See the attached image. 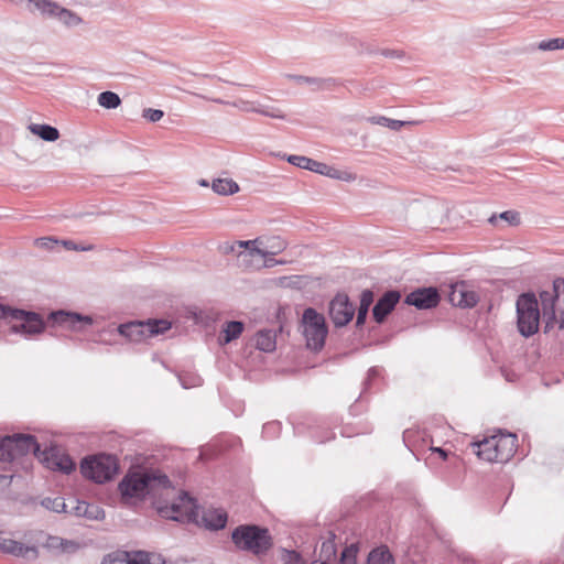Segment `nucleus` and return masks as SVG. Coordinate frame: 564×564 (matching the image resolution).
Instances as JSON below:
<instances>
[{"instance_id":"6","label":"nucleus","mask_w":564,"mask_h":564,"mask_svg":"<svg viewBox=\"0 0 564 564\" xmlns=\"http://www.w3.org/2000/svg\"><path fill=\"white\" fill-rule=\"evenodd\" d=\"M517 326L521 336L529 338L539 332L541 313L533 292L521 293L516 302Z\"/></svg>"},{"instance_id":"2","label":"nucleus","mask_w":564,"mask_h":564,"mask_svg":"<svg viewBox=\"0 0 564 564\" xmlns=\"http://www.w3.org/2000/svg\"><path fill=\"white\" fill-rule=\"evenodd\" d=\"M230 539L237 550L258 558L265 556L274 545L270 530L256 523L239 524L231 531Z\"/></svg>"},{"instance_id":"3","label":"nucleus","mask_w":564,"mask_h":564,"mask_svg":"<svg viewBox=\"0 0 564 564\" xmlns=\"http://www.w3.org/2000/svg\"><path fill=\"white\" fill-rule=\"evenodd\" d=\"M539 297L545 321L544 333H549L555 323L560 329H564V279L556 278L552 290L541 291Z\"/></svg>"},{"instance_id":"33","label":"nucleus","mask_w":564,"mask_h":564,"mask_svg":"<svg viewBox=\"0 0 564 564\" xmlns=\"http://www.w3.org/2000/svg\"><path fill=\"white\" fill-rule=\"evenodd\" d=\"M41 506L45 509L56 512V513H67L68 506L65 502V499L62 497H45L41 500Z\"/></svg>"},{"instance_id":"59","label":"nucleus","mask_w":564,"mask_h":564,"mask_svg":"<svg viewBox=\"0 0 564 564\" xmlns=\"http://www.w3.org/2000/svg\"><path fill=\"white\" fill-rule=\"evenodd\" d=\"M69 542L66 540H61V544H68Z\"/></svg>"},{"instance_id":"47","label":"nucleus","mask_w":564,"mask_h":564,"mask_svg":"<svg viewBox=\"0 0 564 564\" xmlns=\"http://www.w3.org/2000/svg\"><path fill=\"white\" fill-rule=\"evenodd\" d=\"M280 430V423L279 422H270V423H267L263 425V430H262V434L264 436L271 434V433H276L279 432Z\"/></svg>"},{"instance_id":"27","label":"nucleus","mask_w":564,"mask_h":564,"mask_svg":"<svg viewBox=\"0 0 564 564\" xmlns=\"http://www.w3.org/2000/svg\"><path fill=\"white\" fill-rule=\"evenodd\" d=\"M61 6L52 0H30V11H40L43 15L55 17Z\"/></svg>"},{"instance_id":"1","label":"nucleus","mask_w":564,"mask_h":564,"mask_svg":"<svg viewBox=\"0 0 564 564\" xmlns=\"http://www.w3.org/2000/svg\"><path fill=\"white\" fill-rule=\"evenodd\" d=\"M169 488H172L170 478L159 469L128 473L118 484L122 500H143L148 496H155L160 489Z\"/></svg>"},{"instance_id":"37","label":"nucleus","mask_w":564,"mask_h":564,"mask_svg":"<svg viewBox=\"0 0 564 564\" xmlns=\"http://www.w3.org/2000/svg\"><path fill=\"white\" fill-rule=\"evenodd\" d=\"M358 547L355 544L346 546L341 553L337 564H356Z\"/></svg>"},{"instance_id":"40","label":"nucleus","mask_w":564,"mask_h":564,"mask_svg":"<svg viewBox=\"0 0 564 564\" xmlns=\"http://www.w3.org/2000/svg\"><path fill=\"white\" fill-rule=\"evenodd\" d=\"M101 564H129V553H113L105 556Z\"/></svg>"},{"instance_id":"5","label":"nucleus","mask_w":564,"mask_h":564,"mask_svg":"<svg viewBox=\"0 0 564 564\" xmlns=\"http://www.w3.org/2000/svg\"><path fill=\"white\" fill-rule=\"evenodd\" d=\"M0 319L19 322L10 326L9 332L11 334L32 336L43 333L46 327L43 317L39 313L14 308L2 303H0Z\"/></svg>"},{"instance_id":"19","label":"nucleus","mask_w":564,"mask_h":564,"mask_svg":"<svg viewBox=\"0 0 564 564\" xmlns=\"http://www.w3.org/2000/svg\"><path fill=\"white\" fill-rule=\"evenodd\" d=\"M228 522V514L223 509H210L203 513L202 523L210 531L223 530Z\"/></svg>"},{"instance_id":"55","label":"nucleus","mask_w":564,"mask_h":564,"mask_svg":"<svg viewBox=\"0 0 564 564\" xmlns=\"http://www.w3.org/2000/svg\"><path fill=\"white\" fill-rule=\"evenodd\" d=\"M560 50L564 48V39L558 37Z\"/></svg>"},{"instance_id":"24","label":"nucleus","mask_w":564,"mask_h":564,"mask_svg":"<svg viewBox=\"0 0 564 564\" xmlns=\"http://www.w3.org/2000/svg\"><path fill=\"white\" fill-rule=\"evenodd\" d=\"M286 161L300 169L307 170L319 174L325 170V163L318 162L304 155H289Z\"/></svg>"},{"instance_id":"20","label":"nucleus","mask_w":564,"mask_h":564,"mask_svg":"<svg viewBox=\"0 0 564 564\" xmlns=\"http://www.w3.org/2000/svg\"><path fill=\"white\" fill-rule=\"evenodd\" d=\"M495 442L494 435L486 436L481 441H476L470 444L473 448V453L478 456V458L495 463V458L492 457L495 455L494 448L496 446H492Z\"/></svg>"},{"instance_id":"9","label":"nucleus","mask_w":564,"mask_h":564,"mask_svg":"<svg viewBox=\"0 0 564 564\" xmlns=\"http://www.w3.org/2000/svg\"><path fill=\"white\" fill-rule=\"evenodd\" d=\"M171 328V323L163 318H149L147 321H132L118 326L121 336L131 341L140 343L153 336L164 334Z\"/></svg>"},{"instance_id":"23","label":"nucleus","mask_w":564,"mask_h":564,"mask_svg":"<svg viewBox=\"0 0 564 564\" xmlns=\"http://www.w3.org/2000/svg\"><path fill=\"white\" fill-rule=\"evenodd\" d=\"M257 349L272 352L276 348V334L272 329H260L256 335Z\"/></svg>"},{"instance_id":"22","label":"nucleus","mask_w":564,"mask_h":564,"mask_svg":"<svg viewBox=\"0 0 564 564\" xmlns=\"http://www.w3.org/2000/svg\"><path fill=\"white\" fill-rule=\"evenodd\" d=\"M375 300V294L371 290L366 289L360 294V303L357 310V318H356V327L361 328L369 313V308L372 305Z\"/></svg>"},{"instance_id":"53","label":"nucleus","mask_w":564,"mask_h":564,"mask_svg":"<svg viewBox=\"0 0 564 564\" xmlns=\"http://www.w3.org/2000/svg\"><path fill=\"white\" fill-rule=\"evenodd\" d=\"M382 54L387 57L399 56L395 51L384 50Z\"/></svg>"},{"instance_id":"18","label":"nucleus","mask_w":564,"mask_h":564,"mask_svg":"<svg viewBox=\"0 0 564 564\" xmlns=\"http://www.w3.org/2000/svg\"><path fill=\"white\" fill-rule=\"evenodd\" d=\"M286 78L294 80L296 84L310 85L314 91L318 90H332L334 87L339 85V80L334 77L321 78V77H311L304 75H295V74H286Z\"/></svg>"},{"instance_id":"14","label":"nucleus","mask_w":564,"mask_h":564,"mask_svg":"<svg viewBox=\"0 0 564 564\" xmlns=\"http://www.w3.org/2000/svg\"><path fill=\"white\" fill-rule=\"evenodd\" d=\"M48 321L54 326L57 325L73 330H83L85 326L93 324V318L88 315L63 310L50 313Z\"/></svg>"},{"instance_id":"8","label":"nucleus","mask_w":564,"mask_h":564,"mask_svg":"<svg viewBox=\"0 0 564 564\" xmlns=\"http://www.w3.org/2000/svg\"><path fill=\"white\" fill-rule=\"evenodd\" d=\"M301 328L307 348L314 351L322 350L328 334L324 315L313 307L305 308L301 319Z\"/></svg>"},{"instance_id":"21","label":"nucleus","mask_w":564,"mask_h":564,"mask_svg":"<svg viewBox=\"0 0 564 564\" xmlns=\"http://www.w3.org/2000/svg\"><path fill=\"white\" fill-rule=\"evenodd\" d=\"M245 329V324L241 321H229L226 322L223 325L220 335H219V343L221 345H227L231 343L232 340H236L240 337Z\"/></svg>"},{"instance_id":"48","label":"nucleus","mask_w":564,"mask_h":564,"mask_svg":"<svg viewBox=\"0 0 564 564\" xmlns=\"http://www.w3.org/2000/svg\"><path fill=\"white\" fill-rule=\"evenodd\" d=\"M63 245L65 246V248L67 250H82V251H86V250H90L93 249V246H88V247H79L77 246L74 241L72 240H63L62 241Z\"/></svg>"},{"instance_id":"32","label":"nucleus","mask_w":564,"mask_h":564,"mask_svg":"<svg viewBox=\"0 0 564 564\" xmlns=\"http://www.w3.org/2000/svg\"><path fill=\"white\" fill-rule=\"evenodd\" d=\"M245 105H246V107L243 108V110H246V111L257 112L262 116L275 118V119H284L285 118L284 112L276 107H264V106L254 107V106H251L250 102H245Z\"/></svg>"},{"instance_id":"52","label":"nucleus","mask_w":564,"mask_h":564,"mask_svg":"<svg viewBox=\"0 0 564 564\" xmlns=\"http://www.w3.org/2000/svg\"><path fill=\"white\" fill-rule=\"evenodd\" d=\"M180 380H181L182 386H183L185 389H187V388H189V387H194V386L196 384V383H195V380H193V381L189 383V382H187V381L184 379V377H182V376H180Z\"/></svg>"},{"instance_id":"57","label":"nucleus","mask_w":564,"mask_h":564,"mask_svg":"<svg viewBox=\"0 0 564 564\" xmlns=\"http://www.w3.org/2000/svg\"><path fill=\"white\" fill-rule=\"evenodd\" d=\"M213 101H215L217 104H227L226 101H224L223 99H219V98L213 99Z\"/></svg>"},{"instance_id":"43","label":"nucleus","mask_w":564,"mask_h":564,"mask_svg":"<svg viewBox=\"0 0 564 564\" xmlns=\"http://www.w3.org/2000/svg\"><path fill=\"white\" fill-rule=\"evenodd\" d=\"M85 518L90 520H102L105 518V510L95 503H90Z\"/></svg>"},{"instance_id":"54","label":"nucleus","mask_w":564,"mask_h":564,"mask_svg":"<svg viewBox=\"0 0 564 564\" xmlns=\"http://www.w3.org/2000/svg\"><path fill=\"white\" fill-rule=\"evenodd\" d=\"M273 263H284L283 261H275L273 259L267 260V267H272Z\"/></svg>"},{"instance_id":"25","label":"nucleus","mask_w":564,"mask_h":564,"mask_svg":"<svg viewBox=\"0 0 564 564\" xmlns=\"http://www.w3.org/2000/svg\"><path fill=\"white\" fill-rule=\"evenodd\" d=\"M335 539H336L335 533L329 532V536L326 540H324L321 544L319 553H318V557H317L318 560H321L327 564H332L336 560L337 546H336Z\"/></svg>"},{"instance_id":"56","label":"nucleus","mask_w":564,"mask_h":564,"mask_svg":"<svg viewBox=\"0 0 564 564\" xmlns=\"http://www.w3.org/2000/svg\"><path fill=\"white\" fill-rule=\"evenodd\" d=\"M311 564H327L318 558L314 560Z\"/></svg>"},{"instance_id":"17","label":"nucleus","mask_w":564,"mask_h":564,"mask_svg":"<svg viewBox=\"0 0 564 564\" xmlns=\"http://www.w3.org/2000/svg\"><path fill=\"white\" fill-rule=\"evenodd\" d=\"M11 436L17 458L22 457L29 453H32L37 458L41 451V445L34 435L15 433Z\"/></svg>"},{"instance_id":"7","label":"nucleus","mask_w":564,"mask_h":564,"mask_svg":"<svg viewBox=\"0 0 564 564\" xmlns=\"http://www.w3.org/2000/svg\"><path fill=\"white\" fill-rule=\"evenodd\" d=\"M160 517L182 523H198L199 506L188 492L182 491L171 505L155 503Z\"/></svg>"},{"instance_id":"12","label":"nucleus","mask_w":564,"mask_h":564,"mask_svg":"<svg viewBox=\"0 0 564 564\" xmlns=\"http://www.w3.org/2000/svg\"><path fill=\"white\" fill-rule=\"evenodd\" d=\"M441 302V294L434 286L419 288L410 292L405 299L404 304L414 306L420 311L435 308Z\"/></svg>"},{"instance_id":"49","label":"nucleus","mask_w":564,"mask_h":564,"mask_svg":"<svg viewBox=\"0 0 564 564\" xmlns=\"http://www.w3.org/2000/svg\"><path fill=\"white\" fill-rule=\"evenodd\" d=\"M377 376H378V371H377V369H376V368H370V369L368 370L367 378H366V379H365V381H364V386H365V388H364V392H366V391H367V389H368V387H369V384H370L371 380H372L373 378H376Z\"/></svg>"},{"instance_id":"15","label":"nucleus","mask_w":564,"mask_h":564,"mask_svg":"<svg viewBox=\"0 0 564 564\" xmlns=\"http://www.w3.org/2000/svg\"><path fill=\"white\" fill-rule=\"evenodd\" d=\"M400 300L401 292L399 290L386 291L372 307V318L375 322L377 324H382L393 312Z\"/></svg>"},{"instance_id":"35","label":"nucleus","mask_w":564,"mask_h":564,"mask_svg":"<svg viewBox=\"0 0 564 564\" xmlns=\"http://www.w3.org/2000/svg\"><path fill=\"white\" fill-rule=\"evenodd\" d=\"M64 25L72 28L80 24L83 22L82 18L78 17L75 12L66 9L59 8L57 14L55 15Z\"/></svg>"},{"instance_id":"29","label":"nucleus","mask_w":564,"mask_h":564,"mask_svg":"<svg viewBox=\"0 0 564 564\" xmlns=\"http://www.w3.org/2000/svg\"><path fill=\"white\" fill-rule=\"evenodd\" d=\"M499 220L506 221L509 226H519L521 223L520 213L517 210H506L500 214H494L488 218V223L498 226Z\"/></svg>"},{"instance_id":"36","label":"nucleus","mask_w":564,"mask_h":564,"mask_svg":"<svg viewBox=\"0 0 564 564\" xmlns=\"http://www.w3.org/2000/svg\"><path fill=\"white\" fill-rule=\"evenodd\" d=\"M319 174L328 176L334 180H340V181H347V182L355 180V176L350 172L338 170V169L330 166L326 163H325V170L323 172H321Z\"/></svg>"},{"instance_id":"16","label":"nucleus","mask_w":564,"mask_h":564,"mask_svg":"<svg viewBox=\"0 0 564 564\" xmlns=\"http://www.w3.org/2000/svg\"><path fill=\"white\" fill-rule=\"evenodd\" d=\"M448 301L453 306L473 308L479 302V295L477 292L468 290L465 282H462L451 286Z\"/></svg>"},{"instance_id":"46","label":"nucleus","mask_w":564,"mask_h":564,"mask_svg":"<svg viewBox=\"0 0 564 564\" xmlns=\"http://www.w3.org/2000/svg\"><path fill=\"white\" fill-rule=\"evenodd\" d=\"M36 243L37 246L42 247V248H52L53 245H56L58 243V240L57 239H54L52 237H43V238H39L36 239Z\"/></svg>"},{"instance_id":"28","label":"nucleus","mask_w":564,"mask_h":564,"mask_svg":"<svg viewBox=\"0 0 564 564\" xmlns=\"http://www.w3.org/2000/svg\"><path fill=\"white\" fill-rule=\"evenodd\" d=\"M212 188L219 195H232L239 192V185L231 178L214 180Z\"/></svg>"},{"instance_id":"38","label":"nucleus","mask_w":564,"mask_h":564,"mask_svg":"<svg viewBox=\"0 0 564 564\" xmlns=\"http://www.w3.org/2000/svg\"><path fill=\"white\" fill-rule=\"evenodd\" d=\"M281 560L284 564H305L301 553L295 550L282 549Z\"/></svg>"},{"instance_id":"41","label":"nucleus","mask_w":564,"mask_h":564,"mask_svg":"<svg viewBox=\"0 0 564 564\" xmlns=\"http://www.w3.org/2000/svg\"><path fill=\"white\" fill-rule=\"evenodd\" d=\"M276 242L274 241V243H272L270 247L274 250L272 251H265L263 249H259V248H253L251 250V253H257L263 258H265L268 254L270 256H273L275 253H278L279 251L283 250L285 248V243L283 241H280L278 238L275 239Z\"/></svg>"},{"instance_id":"42","label":"nucleus","mask_w":564,"mask_h":564,"mask_svg":"<svg viewBox=\"0 0 564 564\" xmlns=\"http://www.w3.org/2000/svg\"><path fill=\"white\" fill-rule=\"evenodd\" d=\"M142 117L150 122H158L164 117V111L160 109L145 108L142 111Z\"/></svg>"},{"instance_id":"58","label":"nucleus","mask_w":564,"mask_h":564,"mask_svg":"<svg viewBox=\"0 0 564 564\" xmlns=\"http://www.w3.org/2000/svg\"><path fill=\"white\" fill-rule=\"evenodd\" d=\"M199 184H200L202 186H208V182H207L206 180H202V181L199 182Z\"/></svg>"},{"instance_id":"26","label":"nucleus","mask_w":564,"mask_h":564,"mask_svg":"<svg viewBox=\"0 0 564 564\" xmlns=\"http://www.w3.org/2000/svg\"><path fill=\"white\" fill-rule=\"evenodd\" d=\"M29 130L34 134L47 142H54L59 138L57 128L46 123H31Z\"/></svg>"},{"instance_id":"45","label":"nucleus","mask_w":564,"mask_h":564,"mask_svg":"<svg viewBox=\"0 0 564 564\" xmlns=\"http://www.w3.org/2000/svg\"><path fill=\"white\" fill-rule=\"evenodd\" d=\"M538 48L541 51H555L560 50L558 37L541 41L538 44Z\"/></svg>"},{"instance_id":"11","label":"nucleus","mask_w":564,"mask_h":564,"mask_svg":"<svg viewBox=\"0 0 564 564\" xmlns=\"http://www.w3.org/2000/svg\"><path fill=\"white\" fill-rule=\"evenodd\" d=\"M355 306L346 293H337L329 302L328 314L335 327H344L351 322Z\"/></svg>"},{"instance_id":"51","label":"nucleus","mask_w":564,"mask_h":564,"mask_svg":"<svg viewBox=\"0 0 564 564\" xmlns=\"http://www.w3.org/2000/svg\"><path fill=\"white\" fill-rule=\"evenodd\" d=\"M433 451L435 453H437L442 457L443 460L447 459L448 452L446 449H444L442 447H435V448H433Z\"/></svg>"},{"instance_id":"44","label":"nucleus","mask_w":564,"mask_h":564,"mask_svg":"<svg viewBox=\"0 0 564 564\" xmlns=\"http://www.w3.org/2000/svg\"><path fill=\"white\" fill-rule=\"evenodd\" d=\"M74 502H75V506L72 507V509H68L67 513H74L78 517H86V512L89 509L90 503L87 501H80V500H76Z\"/></svg>"},{"instance_id":"31","label":"nucleus","mask_w":564,"mask_h":564,"mask_svg":"<svg viewBox=\"0 0 564 564\" xmlns=\"http://www.w3.org/2000/svg\"><path fill=\"white\" fill-rule=\"evenodd\" d=\"M15 457V453L13 449V442L11 435H6L0 437V462L11 463Z\"/></svg>"},{"instance_id":"4","label":"nucleus","mask_w":564,"mask_h":564,"mask_svg":"<svg viewBox=\"0 0 564 564\" xmlns=\"http://www.w3.org/2000/svg\"><path fill=\"white\" fill-rule=\"evenodd\" d=\"M80 474L96 484H105L119 473L120 465L116 455L99 453L86 456L80 462Z\"/></svg>"},{"instance_id":"10","label":"nucleus","mask_w":564,"mask_h":564,"mask_svg":"<svg viewBox=\"0 0 564 564\" xmlns=\"http://www.w3.org/2000/svg\"><path fill=\"white\" fill-rule=\"evenodd\" d=\"M37 459L44 464L46 468L61 471L65 475H69L76 469V463L57 445H51L43 451L41 449Z\"/></svg>"},{"instance_id":"39","label":"nucleus","mask_w":564,"mask_h":564,"mask_svg":"<svg viewBox=\"0 0 564 564\" xmlns=\"http://www.w3.org/2000/svg\"><path fill=\"white\" fill-rule=\"evenodd\" d=\"M370 120L373 123H377V124H380V126H383V127H388V128H390L392 130H395V131L399 130L401 127H403L405 124L404 121L390 119V118H387V117H383V116L372 117Z\"/></svg>"},{"instance_id":"30","label":"nucleus","mask_w":564,"mask_h":564,"mask_svg":"<svg viewBox=\"0 0 564 564\" xmlns=\"http://www.w3.org/2000/svg\"><path fill=\"white\" fill-rule=\"evenodd\" d=\"M366 564H394L393 556L388 547L382 546L372 550Z\"/></svg>"},{"instance_id":"50","label":"nucleus","mask_w":564,"mask_h":564,"mask_svg":"<svg viewBox=\"0 0 564 564\" xmlns=\"http://www.w3.org/2000/svg\"><path fill=\"white\" fill-rule=\"evenodd\" d=\"M259 239H254V240H246V241H237V245L239 248H245V249H248L249 250V253L250 256H253L254 253H251V250L253 248H251V246H253L254 243L258 242Z\"/></svg>"},{"instance_id":"34","label":"nucleus","mask_w":564,"mask_h":564,"mask_svg":"<svg viewBox=\"0 0 564 564\" xmlns=\"http://www.w3.org/2000/svg\"><path fill=\"white\" fill-rule=\"evenodd\" d=\"M98 104L106 109H116L121 105V98L118 94L106 90L98 95Z\"/></svg>"},{"instance_id":"13","label":"nucleus","mask_w":564,"mask_h":564,"mask_svg":"<svg viewBox=\"0 0 564 564\" xmlns=\"http://www.w3.org/2000/svg\"><path fill=\"white\" fill-rule=\"evenodd\" d=\"M495 442L492 446L495 455V463L505 464L508 463L517 452L518 447V437L514 433L502 432L499 430L496 434H494Z\"/></svg>"}]
</instances>
